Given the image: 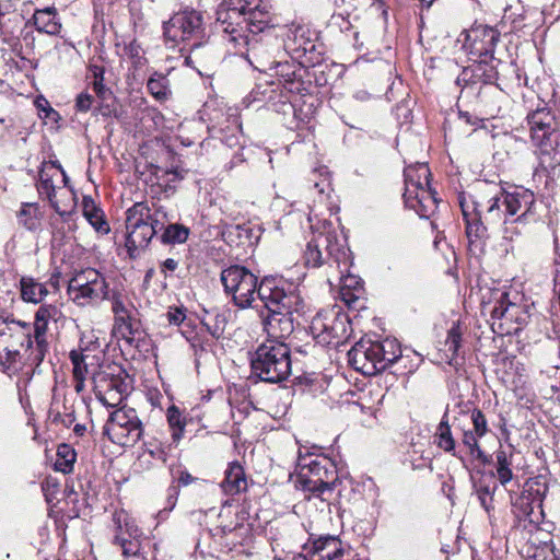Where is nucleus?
<instances>
[{"instance_id":"nucleus-1","label":"nucleus","mask_w":560,"mask_h":560,"mask_svg":"<svg viewBox=\"0 0 560 560\" xmlns=\"http://www.w3.org/2000/svg\"><path fill=\"white\" fill-rule=\"evenodd\" d=\"M259 300L268 311L264 319L267 340L281 341L289 337L296 326L302 325L301 319L308 312L298 287L282 278L265 277Z\"/></svg>"},{"instance_id":"nucleus-2","label":"nucleus","mask_w":560,"mask_h":560,"mask_svg":"<svg viewBox=\"0 0 560 560\" xmlns=\"http://www.w3.org/2000/svg\"><path fill=\"white\" fill-rule=\"evenodd\" d=\"M466 45L475 63L463 70L458 81L492 84L498 80V67L510 58L506 45L498 28L475 24L466 34Z\"/></svg>"},{"instance_id":"nucleus-3","label":"nucleus","mask_w":560,"mask_h":560,"mask_svg":"<svg viewBox=\"0 0 560 560\" xmlns=\"http://www.w3.org/2000/svg\"><path fill=\"white\" fill-rule=\"evenodd\" d=\"M172 220L173 215L160 205L153 203L151 208L148 202L140 201L128 208L125 220V247L128 256L132 259L138 258L153 236Z\"/></svg>"},{"instance_id":"nucleus-4","label":"nucleus","mask_w":560,"mask_h":560,"mask_svg":"<svg viewBox=\"0 0 560 560\" xmlns=\"http://www.w3.org/2000/svg\"><path fill=\"white\" fill-rule=\"evenodd\" d=\"M298 480L304 492H308V499L318 498L323 502L334 497V491L339 481L335 463L323 455L300 456Z\"/></svg>"},{"instance_id":"nucleus-5","label":"nucleus","mask_w":560,"mask_h":560,"mask_svg":"<svg viewBox=\"0 0 560 560\" xmlns=\"http://www.w3.org/2000/svg\"><path fill=\"white\" fill-rule=\"evenodd\" d=\"M401 357L396 339H361L348 352L351 366L365 375H375L386 370Z\"/></svg>"},{"instance_id":"nucleus-6","label":"nucleus","mask_w":560,"mask_h":560,"mask_svg":"<svg viewBox=\"0 0 560 560\" xmlns=\"http://www.w3.org/2000/svg\"><path fill=\"white\" fill-rule=\"evenodd\" d=\"M290 353V348L284 342L266 340L252 354V374L271 384L285 381L291 374Z\"/></svg>"},{"instance_id":"nucleus-7","label":"nucleus","mask_w":560,"mask_h":560,"mask_svg":"<svg viewBox=\"0 0 560 560\" xmlns=\"http://www.w3.org/2000/svg\"><path fill=\"white\" fill-rule=\"evenodd\" d=\"M404 200L408 208L420 218L431 217L438 208L436 192L430 186L431 172L425 162H417L405 167Z\"/></svg>"},{"instance_id":"nucleus-8","label":"nucleus","mask_w":560,"mask_h":560,"mask_svg":"<svg viewBox=\"0 0 560 560\" xmlns=\"http://www.w3.org/2000/svg\"><path fill=\"white\" fill-rule=\"evenodd\" d=\"M349 249L331 228L314 233L304 250V264L308 268L327 266L330 269H348Z\"/></svg>"},{"instance_id":"nucleus-9","label":"nucleus","mask_w":560,"mask_h":560,"mask_svg":"<svg viewBox=\"0 0 560 560\" xmlns=\"http://www.w3.org/2000/svg\"><path fill=\"white\" fill-rule=\"evenodd\" d=\"M518 294L513 299L511 292L502 289L491 291L490 300L485 303L491 317V328L494 334L510 336L517 334L526 323L528 315L525 306L517 302Z\"/></svg>"},{"instance_id":"nucleus-10","label":"nucleus","mask_w":560,"mask_h":560,"mask_svg":"<svg viewBox=\"0 0 560 560\" xmlns=\"http://www.w3.org/2000/svg\"><path fill=\"white\" fill-rule=\"evenodd\" d=\"M35 348L32 325L13 318H0V359L5 358L10 364L18 362L30 366H39L31 360Z\"/></svg>"},{"instance_id":"nucleus-11","label":"nucleus","mask_w":560,"mask_h":560,"mask_svg":"<svg viewBox=\"0 0 560 560\" xmlns=\"http://www.w3.org/2000/svg\"><path fill=\"white\" fill-rule=\"evenodd\" d=\"M485 185L491 195L485 214L488 224L503 223L515 217L522 209L532 211L535 206V196L529 189L516 188L513 191H506L498 185L488 183Z\"/></svg>"},{"instance_id":"nucleus-12","label":"nucleus","mask_w":560,"mask_h":560,"mask_svg":"<svg viewBox=\"0 0 560 560\" xmlns=\"http://www.w3.org/2000/svg\"><path fill=\"white\" fill-rule=\"evenodd\" d=\"M266 24L254 23L250 18L246 16L244 8H231L225 3H221L217 10V19L214 28L218 33L223 34V38L241 48L252 45L249 35H256L264 31Z\"/></svg>"},{"instance_id":"nucleus-13","label":"nucleus","mask_w":560,"mask_h":560,"mask_svg":"<svg viewBox=\"0 0 560 560\" xmlns=\"http://www.w3.org/2000/svg\"><path fill=\"white\" fill-rule=\"evenodd\" d=\"M110 293L106 277L94 268L75 271L68 283L70 299L81 307L97 306Z\"/></svg>"},{"instance_id":"nucleus-14","label":"nucleus","mask_w":560,"mask_h":560,"mask_svg":"<svg viewBox=\"0 0 560 560\" xmlns=\"http://www.w3.org/2000/svg\"><path fill=\"white\" fill-rule=\"evenodd\" d=\"M220 280L224 292L231 296L235 306L246 310L253 306L255 296L259 298V290L265 278L258 283V278L248 268L232 265L221 271Z\"/></svg>"},{"instance_id":"nucleus-15","label":"nucleus","mask_w":560,"mask_h":560,"mask_svg":"<svg viewBox=\"0 0 560 560\" xmlns=\"http://www.w3.org/2000/svg\"><path fill=\"white\" fill-rule=\"evenodd\" d=\"M164 37L171 47L185 43L189 48H199L205 36L203 19L196 10H184L175 13L164 23Z\"/></svg>"},{"instance_id":"nucleus-16","label":"nucleus","mask_w":560,"mask_h":560,"mask_svg":"<svg viewBox=\"0 0 560 560\" xmlns=\"http://www.w3.org/2000/svg\"><path fill=\"white\" fill-rule=\"evenodd\" d=\"M103 429L110 442L122 447L133 446L143 435V425L137 411L126 406L110 412Z\"/></svg>"},{"instance_id":"nucleus-17","label":"nucleus","mask_w":560,"mask_h":560,"mask_svg":"<svg viewBox=\"0 0 560 560\" xmlns=\"http://www.w3.org/2000/svg\"><path fill=\"white\" fill-rule=\"evenodd\" d=\"M310 330L318 343L338 346L350 336L351 325L345 313L331 308L318 312L311 320Z\"/></svg>"},{"instance_id":"nucleus-18","label":"nucleus","mask_w":560,"mask_h":560,"mask_svg":"<svg viewBox=\"0 0 560 560\" xmlns=\"http://www.w3.org/2000/svg\"><path fill=\"white\" fill-rule=\"evenodd\" d=\"M318 35L306 25L292 24L284 37L287 52L299 63L313 65L319 61L320 52L317 51Z\"/></svg>"},{"instance_id":"nucleus-19","label":"nucleus","mask_w":560,"mask_h":560,"mask_svg":"<svg viewBox=\"0 0 560 560\" xmlns=\"http://www.w3.org/2000/svg\"><path fill=\"white\" fill-rule=\"evenodd\" d=\"M201 121L207 122L209 136L206 140H230L242 133L236 117H224L223 109L218 107L215 101L206 102L199 112Z\"/></svg>"},{"instance_id":"nucleus-20","label":"nucleus","mask_w":560,"mask_h":560,"mask_svg":"<svg viewBox=\"0 0 560 560\" xmlns=\"http://www.w3.org/2000/svg\"><path fill=\"white\" fill-rule=\"evenodd\" d=\"M244 102L247 106L255 103L261 104L282 115L295 113L292 100L288 96V92H283V90L279 88V83L273 80L257 83Z\"/></svg>"},{"instance_id":"nucleus-21","label":"nucleus","mask_w":560,"mask_h":560,"mask_svg":"<svg viewBox=\"0 0 560 560\" xmlns=\"http://www.w3.org/2000/svg\"><path fill=\"white\" fill-rule=\"evenodd\" d=\"M259 71H272L269 75L275 78L273 81L279 83V88L283 92H288V96L292 100L293 95L299 94L303 90L304 82L302 80L300 68L290 61H272L268 67L261 63V67L255 66Z\"/></svg>"},{"instance_id":"nucleus-22","label":"nucleus","mask_w":560,"mask_h":560,"mask_svg":"<svg viewBox=\"0 0 560 560\" xmlns=\"http://www.w3.org/2000/svg\"><path fill=\"white\" fill-rule=\"evenodd\" d=\"M58 308L52 304H42L35 313L34 324L32 326V337L35 348L31 354V360L35 363H42L48 352L49 346L46 339L48 323L56 319Z\"/></svg>"},{"instance_id":"nucleus-23","label":"nucleus","mask_w":560,"mask_h":560,"mask_svg":"<svg viewBox=\"0 0 560 560\" xmlns=\"http://www.w3.org/2000/svg\"><path fill=\"white\" fill-rule=\"evenodd\" d=\"M107 300L112 302V311L115 316V329L122 338H131L137 330L135 328L137 310L133 304L125 294L116 290L112 291Z\"/></svg>"},{"instance_id":"nucleus-24","label":"nucleus","mask_w":560,"mask_h":560,"mask_svg":"<svg viewBox=\"0 0 560 560\" xmlns=\"http://www.w3.org/2000/svg\"><path fill=\"white\" fill-rule=\"evenodd\" d=\"M303 550L311 560H343L345 548L342 541L335 535H310L303 545Z\"/></svg>"},{"instance_id":"nucleus-25","label":"nucleus","mask_w":560,"mask_h":560,"mask_svg":"<svg viewBox=\"0 0 560 560\" xmlns=\"http://www.w3.org/2000/svg\"><path fill=\"white\" fill-rule=\"evenodd\" d=\"M532 140H548L557 131V122L548 107L537 108L527 115Z\"/></svg>"},{"instance_id":"nucleus-26","label":"nucleus","mask_w":560,"mask_h":560,"mask_svg":"<svg viewBox=\"0 0 560 560\" xmlns=\"http://www.w3.org/2000/svg\"><path fill=\"white\" fill-rule=\"evenodd\" d=\"M340 273L339 277V294L340 299L349 306L355 307V304L362 296L364 289L362 280L353 275L343 276L346 270L343 267L337 269Z\"/></svg>"},{"instance_id":"nucleus-27","label":"nucleus","mask_w":560,"mask_h":560,"mask_svg":"<svg viewBox=\"0 0 560 560\" xmlns=\"http://www.w3.org/2000/svg\"><path fill=\"white\" fill-rule=\"evenodd\" d=\"M221 488L229 495L238 494L247 489L246 475L240 463L233 462L228 466Z\"/></svg>"},{"instance_id":"nucleus-28","label":"nucleus","mask_w":560,"mask_h":560,"mask_svg":"<svg viewBox=\"0 0 560 560\" xmlns=\"http://www.w3.org/2000/svg\"><path fill=\"white\" fill-rule=\"evenodd\" d=\"M471 481L474 492L476 493L480 505L487 513H490V511L493 510V494L497 489L493 476H485V474H481L478 479L471 476Z\"/></svg>"},{"instance_id":"nucleus-29","label":"nucleus","mask_w":560,"mask_h":560,"mask_svg":"<svg viewBox=\"0 0 560 560\" xmlns=\"http://www.w3.org/2000/svg\"><path fill=\"white\" fill-rule=\"evenodd\" d=\"M535 154L538 167L542 171L553 170L560 165V142H537Z\"/></svg>"},{"instance_id":"nucleus-30","label":"nucleus","mask_w":560,"mask_h":560,"mask_svg":"<svg viewBox=\"0 0 560 560\" xmlns=\"http://www.w3.org/2000/svg\"><path fill=\"white\" fill-rule=\"evenodd\" d=\"M20 292L24 302L38 304L47 296L48 289L35 278L23 276L20 279Z\"/></svg>"},{"instance_id":"nucleus-31","label":"nucleus","mask_w":560,"mask_h":560,"mask_svg":"<svg viewBox=\"0 0 560 560\" xmlns=\"http://www.w3.org/2000/svg\"><path fill=\"white\" fill-rule=\"evenodd\" d=\"M530 213L532 211H527V209H525L517 217H513L506 221H503L502 238L503 241L509 242L511 244L510 246L505 247L506 253L514 252L515 247L513 243L518 242L522 237V230L518 228V225H525Z\"/></svg>"},{"instance_id":"nucleus-32","label":"nucleus","mask_w":560,"mask_h":560,"mask_svg":"<svg viewBox=\"0 0 560 560\" xmlns=\"http://www.w3.org/2000/svg\"><path fill=\"white\" fill-rule=\"evenodd\" d=\"M331 172L327 165L316 164L308 177L307 185L310 188H315L320 197H329L331 191Z\"/></svg>"},{"instance_id":"nucleus-33","label":"nucleus","mask_w":560,"mask_h":560,"mask_svg":"<svg viewBox=\"0 0 560 560\" xmlns=\"http://www.w3.org/2000/svg\"><path fill=\"white\" fill-rule=\"evenodd\" d=\"M512 505L520 511L521 516L527 518L530 523H538L542 516V509H535L532 500L523 491L517 494L513 489H508Z\"/></svg>"},{"instance_id":"nucleus-34","label":"nucleus","mask_w":560,"mask_h":560,"mask_svg":"<svg viewBox=\"0 0 560 560\" xmlns=\"http://www.w3.org/2000/svg\"><path fill=\"white\" fill-rule=\"evenodd\" d=\"M495 455V475H492L498 479L501 486L506 490L510 489L509 485L514 483V475L512 471V455H509L504 450L499 448L494 453Z\"/></svg>"},{"instance_id":"nucleus-35","label":"nucleus","mask_w":560,"mask_h":560,"mask_svg":"<svg viewBox=\"0 0 560 560\" xmlns=\"http://www.w3.org/2000/svg\"><path fill=\"white\" fill-rule=\"evenodd\" d=\"M37 189L40 195H46L50 206L54 208V210L62 218L63 221H67L71 213V209H62L59 203L55 200L56 194H55V186L52 184L51 177L42 170L39 172V179L37 183Z\"/></svg>"},{"instance_id":"nucleus-36","label":"nucleus","mask_w":560,"mask_h":560,"mask_svg":"<svg viewBox=\"0 0 560 560\" xmlns=\"http://www.w3.org/2000/svg\"><path fill=\"white\" fill-rule=\"evenodd\" d=\"M459 205L466 222V235L469 242L474 243L485 238L487 235V226L481 221L480 215L478 213H469L463 200L459 201Z\"/></svg>"},{"instance_id":"nucleus-37","label":"nucleus","mask_w":560,"mask_h":560,"mask_svg":"<svg viewBox=\"0 0 560 560\" xmlns=\"http://www.w3.org/2000/svg\"><path fill=\"white\" fill-rule=\"evenodd\" d=\"M524 493L532 500L535 509H542V502L548 492V483L544 476H536L526 480L523 486Z\"/></svg>"},{"instance_id":"nucleus-38","label":"nucleus","mask_w":560,"mask_h":560,"mask_svg":"<svg viewBox=\"0 0 560 560\" xmlns=\"http://www.w3.org/2000/svg\"><path fill=\"white\" fill-rule=\"evenodd\" d=\"M435 443L446 453H451L453 456L464 460L463 456L456 452V443L452 435L451 427L448 424L447 415L445 413L436 428Z\"/></svg>"},{"instance_id":"nucleus-39","label":"nucleus","mask_w":560,"mask_h":560,"mask_svg":"<svg viewBox=\"0 0 560 560\" xmlns=\"http://www.w3.org/2000/svg\"><path fill=\"white\" fill-rule=\"evenodd\" d=\"M82 207L85 219L97 232H109V225L104 219L103 211L96 206L91 197H83Z\"/></svg>"},{"instance_id":"nucleus-40","label":"nucleus","mask_w":560,"mask_h":560,"mask_svg":"<svg viewBox=\"0 0 560 560\" xmlns=\"http://www.w3.org/2000/svg\"><path fill=\"white\" fill-rule=\"evenodd\" d=\"M147 89L158 102H166L172 94L170 80L166 74L153 72L147 82Z\"/></svg>"},{"instance_id":"nucleus-41","label":"nucleus","mask_w":560,"mask_h":560,"mask_svg":"<svg viewBox=\"0 0 560 560\" xmlns=\"http://www.w3.org/2000/svg\"><path fill=\"white\" fill-rule=\"evenodd\" d=\"M34 24L38 32H43L49 35L59 33L61 28V24L56 19L55 8L37 10L34 13Z\"/></svg>"},{"instance_id":"nucleus-42","label":"nucleus","mask_w":560,"mask_h":560,"mask_svg":"<svg viewBox=\"0 0 560 560\" xmlns=\"http://www.w3.org/2000/svg\"><path fill=\"white\" fill-rule=\"evenodd\" d=\"M229 316V310H213L208 312V317L202 320V325L213 338L219 339L225 330Z\"/></svg>"},{"instance_id":"nucleus-43","label":"nucleus","mask_w":560,"mask_h":560,"mask_svg":"<svg viewBox=\"0 0 560 560\" xmlns=\"http://www.w3.org/2000/svg\"><path fill=\"white\" fill-rule=\"evenodd\" d=\"M18 222L30 231H35L40 224V211L37 203H23L16 213Z\"/></svg>"},{"instance_id":"nucleus-44","label":"nucleus","mask_w":560,"mask_h":560,"mask_svg":"<svg viewBox=\"0 0 560 560\" xmlns=\"http://www.w3.org/2000/svg\"><path fill=\"white\" fill-rule=\"evenodd\" d=\"M57 458L54 464L55 470L62 474H69L73 470L77 459V453L69 444H60L57 448Z\"/></svg>"},{"instance_id":"nucleus-45","label":"nucleus","mask_w":560,"mask_h":560,"mask_svg":"<svg viewBox=\"0 0 560 560\" xmlns=\"http://www.w3.org/2000/svg\"><path fill=\"white\" fill-rule=\"evenodd\" d=\"M166 419L171 429L172 441L174 445H177L185 430V419L182 416L179 408L176 407L175 405H172L171 407L167 408Z\"/></svg>"},{"instance_id":"nucleus-46","label":"nucleus","mask_w":560,"mask_h":560,"mask_svg":"<svg viewBox=\"0 0 560 560\" xmlns=\"http://www.w3.org/2000/svg\"><path fill=\"white\" fill-rule=\"evenodd\" d=\"M172 443L163 442L159 436H151L144 441L145 452L154 459L165 463L172 451Z\"/></svg>"},{"instance_id":"nucleus-47","label":"nucleus","mask_w":560,"mask_h":560,"mask_svg":"<svg viewBox=\"0 0 560 560\" xmlns=\"http://www.w3.org/2000/svg\"><path fill=\"white\" fill-rule=\"evenodd\" d=\"M115 521L117 523V533L114 537V542L120 546V548L122 550V555L125 557H131V556L138 555V552L140 550V540L136 539V538H133V539L127 538L122 534L121 515L116 516Z\"/></svg>"},{"instance_id":"nucleus-48","label":"nucleus","mask_w":560,"mask_h":560,"mask_svg":"<svg viewBox=\"0 0 560 560\" xmlns=\"http://www.w3.org/2000/svg\"><path fill=\"white\" fill-rule=\"evenodd\" d=\"M161 242L164 244H182L186 242L189 235V229L178 224L167 222L162 229Z\"/></svg>"},{"instance_id":"nucleus-49","label":"nucleus","mask_w":560,"mask_h":560,"mask_svg":"<svg viewBox=\"0 0 560 560\" xmlns=\"http://www.w3.org/2000/svg\"><path fill=\"white\" fill-rule=\"evenodd\" d=\"M478 436L472 431H464L462 442L468 448L471 457L478 459L481 464L487 465L490 463V457L480 448Z\"/></svg>"},{"instance_id":"nucleus-50","label":"nucleus","mask_w":560,"mask_h":560,"mask_svg":"<svg viewBox=\"0 0 560 560\" xmlns=\"http://www.w3.org/2000/svg\"><path fill=\"white\" fill-rule=\"evenodd\" d=\"M446 357L450 361L454 360L459 352L462 347V331L458 324H453L451 329L447 331V337L444 343Z\"/></svg>"},{"instance_id":"nucleus-51","label":"nucleus","mask_w":560,"mask_h":560,"mask_svg":"<svg viewBox=\"0 0 560 560\" xmlns=\"http://www.w3.org/2000/svg\"><path fill=\"white\" fill-rule=\"evenodd\" d=\"M122 55L131 61L135 68H142L147 63L144 49L136 39L124 45Z\"/></svg>"},{"instance_id":"nucleus-52","label":"nucleus","mask_w":560,"mask_h":560,"mask_svg":"<svg viewBox=\"0 0 560 560\" xmlns=\"http://www.w3.org/2000/svg\"><path fill=\"white\" fill-rule=\"evenodd\" d=\"M230 236L235 235L242 245H253L258 241L259 235L249 224H237L229 231Z\"/></svg>"},{"instance_id":"nucleus-53","label":"nucleus","mask_w":560,"mask_h":560,"mask_svg":"<svg viewBox=\"0 0 560 560\" xmlns=\"http://www.w3.org/2000/svg\"><path fill=\"white\" fill-rule=\"evenodd\" d=\"M105 388L107 389V394L117 395V400L122 401L124 397L128 395L129 392V383L126 382L121 376H112L108 380H104Z\"/></svg>"},{"instance_id":"nucleus-54","label":"nucleus","mask_w":560,"mask_h":560,"mask_svg":"<svg viewBox=\"0 0 560 560\" xmlns=\"http://www.w3.org/2000/svg\"><path fill=\"white\" fill-rule=\"evenodd\" d=\"M103 81V70L96 69L94 71L93 91L102 103H108V101L113 100V93L108 88L105 86Z\"/></svg>"},{"instance_id":"nucleus-55","label":"nucleus","mask_w":560,"mask_h":560,"mask_svg":"<svg viewBox=\"0 0 560 560\" xmlns=\"http://www.w3.org/2000/svg\"><path fill=\"white\" fill-rule=\"evenodd\" d=\"M458 125L459 127H474L472 131L476 133L477 138L486 137V129L483 126H481L482 120L478 119L477 117H472L468 113H459Z\"/></svg>"},{"instance_id":"nucleus-56","label":"nucleus","mask_w":560,"mask_h":560,"mask_svg":"<svg viewBox=\"0 0 560 560\" xmlns=\"http://www.w3.org/2000/svg\"><path fill=\"white\" fill-rule=\"evenodd\" d=\"M62 407L63 411L54 409L51 410L52 422L60 423L63 427L69 428L75 421L74 410L72 406L68 407L66 404H63Z\"/></svg>"},{"instance_id":"nucleus-57","label":"nucleus","mask_w":560,"mask_h":560,"mask_svg":"<svg viewBox=\"0 0 560 560\" xmlns=\"http://www.w3.org/2000/svg\"><path fill=\"white\" fill-rule=\"evenodd\" d=\"M159 171L162 172V175H159V172H156L155 175L159 182L162 180L165 183V191H167V189L171 188V183H176L183 179L185 173V171L179 167H173L170 170L159 168Z\"/></svg>"},{"instance_id":"nucleus-58","label":"nucleus","mask_w":560,"mask_h":560,"mask_svg":"<svg viewBox=\"0 0 560 560\" xmlns=\"http://www.w3.org/2000/svg\"><path fill=\"white\" fill-rule=\"evenodd\" d=\"M70 359L73 364V376L85 378L88 374V365L84 362V355L80 352L71 351Z\"/></svg>"},{"instance_id":"nucleus-59","label":"nucleus","mask_w":560,"mask_h":560,"mask_svg":"<svg viewBox=\"0 0 560 560\" xmlns=\"http://www.w3.org/2000/svg\"><path fill=\"white\" fill-rule=\"evenodd\" d=\"M474 433L478 436H483L488 432V424L485 415L479 409H474L470 416Z\"/></svg>"},{"instance_id":"nucleus-60","label":"nucleus","mask_w":560,"mask_h":560,"mask_svg":"<svg viewBox=\"0 0 560 560\" xmlns=\"http://www.w3.org/2000/svg\"><path fill=\"white\" fill-rule=\"evenodd\" d=\"M40 119L50 130H57L60 127L61 116L54 108L46 110V114H40Z\"/></svg>"},{"instance_id":"nucleus-61","label":"nucleus","mask_w":560,"mask_h":560,"mask_svg":"<svg viewBox=\"0 0 560 560\" xmlns=\"http://www.w3.org/2000/svg\"><path fill=\"white\" fill-rule=\"evenodd\" d=\"M121 522L124 524H121L122 526V534L127 537V538H136V539H139L140 536L142 535L141 530L139 529V527L135 524V522L132 520H130L127 515H124V518L121 520Z\"/></svg>"},{"instance_id":"nucleus-62","label":"nucleus","mask_w":560,"mask_h":560,"mask_svg":"<svg viewBox=\"0 0 560 560\" xmlns=\"http://www.w3.org/2000/svg\"><path fill=\"white\" fill-rule=\"evenodd\" d=\"M167 322L171 325L179 326L180 324H184L186 319V313L185 310L182 307H170L168 311L165 314Z\"/></svg>"},{"instance_id":"nucleus-63","label":"nucleus","mask_w":560,"mask_h":560,"mask_svg":"<svg viewBox=\"0 0 560 560\" xmlns=\"http://www.w3.org/2000/svg\"><path fill=\"white\" fill-rule=\"evenodd\" d=\"M93 104V96L88 93H80L75 100V108L78 112H88Z\"/></svg>"},{"instance_id":"nucleus-64","label":"nucleus","mask_w":560,"mask_h":560,"mask_svg":"<svg viewBox=\"0 0 560 560\" xmlns=\"http://www.w3.org/2000/svg\"><path fill=\"white\" fill-rule=\"evenodd\" d=\"M527 560H558L553 551L548 547L544 546L541 548L536 549L534 555L529 557Z\"/></svg>"}]
</instances>
